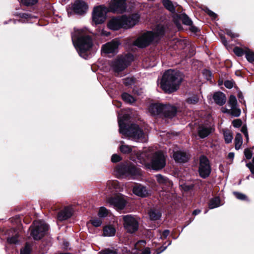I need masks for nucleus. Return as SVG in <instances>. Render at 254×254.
<instances>
[{"label":"nucleus","instance_id":"obj_26","mask_svg":"<svg viewBox=\"0 0 254 254\" xmlns=\"http://www.w3.org/2000/svg\"><path fill=\"white\" fill-rule=\"evenodd\" d=\"M162 104H152L148 108L149 112L153 116H156L162 113Z\"/></svg>","mask_w":254,"mask_h":254},{"label":"nucleus","instance_id":"obj_61","mask_svg":"<svg viewBox=\"0 0 254 254\" xmlns=\"http://www.w3.org/2000/svg\"><path fill=\"white\" fill-rule=\"evenodd\" d=\"M190 30L192 32L196 33L198 31V28L195 26H191L190 27Z\"/></svg>","mask_w":254,"mask_h":254},{"label":"nucleus","instance_id":"obj_40","mask_svg":"<svg viewBox=\"0 0 254 254\" xmlns=\"http://www.w3.org/2000/svg\"><path fill=\"white\" fill-rule=\"evenodd\" d=\"M108 211L106 208H105L104 207H101L100 208V209L99 210V212H98V216L100 217L104 218L108 215Z\"/></svg>","mask_w":254,"mask_h":254},{"label":"nucleus","instance_id":"obj_10","mask_svg":"<svg viewBox=\"0 0 254 254\" xmlns=\"http://www.w3.org/2000/svg\"><path fill=\"white\" fill-rule=\"evenodd\" d=\"M108 11H109L108 9L103 5L94 7L92 12L93 21L96 24L103 23L106 19V14Z\"/></svg>","mask_w":254,"mask_h":254},{"label":"nucleus","instance_id":"obj_12","mask_svg":"<svg viewBox=\"0 0 254 254\" xmlns=\"http://www.w3.org/2000/svg\"><path fill=\"white\" fill-rule=\"evenodd\" d=\"M140 17V15L138 13L121 16L123 28L128 29L132 28L139 22Z\"/></svg>","mask_w":254,"mask_h":254},{"label":"nucleus","instance_id":"obj_23","mask_svg":"<svg viewBox=\"0 0 254 254\" xmlns=\"http://www.w3.org/2000/svg\"><path fill=\"white\" fill-rule=\"evenodd\" d=\"M132 191L134 194L140 197H146L148 194L146 188L139 184L135 185L133 188Z\"/></svg>","mask_w":254,"mask_h":254},{"label":"nucleus","instance_id":"obj_5","mask_svg":"<svg viewBox=\"0 0 254 254\" xmlns=\"http://www.w3.org/2000/svg\"><path fill=\"white\" fill-rule=\"evenodd\" d=\"M165 32V28L158 25L152 31H147L140 35L133 42V45L143 48L148 46L153 41H157Z\"/></svg>","mask_w":254,"mask_h":254},{"label":"nucleus","instance_id":"obj_24","mask_svg":"<svg viewBox=\"0 0 254 254\" xmlns=\"http://www.w3.org/2000/svg\"><path fill=\"white\" fill-rule=\"evenodd\" d=\"M173 158L176 162L185 163L189 160V155L184 152L176 151L174 153Z\"/></svg>","mask_w":254,"mask_h":254},{"label":"nucleus","instance_id":"obj_53","mask_svg":"<svg viewBox=\"0 0 254 254\" xmlns=\"http://www.w3.org/2000/svg\"><path fill=\"white\" fill-rule=\"evenodd\" d=\"M244 154H245V157L248 159H250L252 157V156H253L252 152L251 150L249 149H247L245 150Z\"/></svg>","mask_w":254,"mask_h":254},{"label":"nucleus","instance_id":"obj_15","mask_svg":"<svg viewBox=\"0 0 254 254\" xmlns=\"http://www.w3.org/2000/svg\"><path fill=\"white\" fill-rule=\"evenodd\" d=\"M199 172L200 176L203 178H207L211 172L209 160L204 156H202L200 158Z\"/></svg>","mask_w":254,"mask_h":254},{"label":"nucleus","instance_id":"obj_22","mask_svg":"<svg viewBox=\"0 0 254 254\" xmlns=\"http://www.w3.org/2000/svg\"><path fill=\"white\" fill-rule=\"evenodd\" d=\"M72 215V211L71 208L65 207L63 210L58 213L57 218L59 221H62L69 218Z\"/></svg>","mask_w":254,"mask_h":254},{"label":"nucleus","instance_id":"obj_62","mask_svg":"<svg viewBox=\"0 0 254 254\" xmlns=\"http://www.w3.org/2000/svg\"><path fill=\"white\" fill-rule=\"evenodd\" d=\"M241 131L243 133H245V132H248L247 127L245 126H244L242 127L241 128Z\"/></svg>","mask_w":254,"mask_h":254},{"label":"nucleus","instance_id":"obj_34","mask_svg":"<svg viewBox=\"0 0 254 254\" xmlns=\"http://www.w3.org/2000/svg\"><path fill=\"white\" fill-rule=\"evenodd\" d=\"M21 19L20 20L23 22H29L31 19L36 18L34 16H32L31 14L28 13H20L19 14Z\"/></svg>","mask_w":254,"mask_h":254},{"label":"nucleus","instance_id":"obj_55","mask_svg":"<svg viewBox=\"0 0 254 254\" xmlns=\"http://www.w3.org/2000/svg\"><path fill=\"white\" fill-rule=\"evenodd\" d=\"M225 86L229 89H231L233 87L234 83L231 80H226L224 82Z\"/></svg>","mask_w":254,"mask_h":254},{"label":"nucleus","instance_id":"obj_37","mask_svg":"<svg viewBox=\"0 0 254 254\" xmlns=\"http://www.w3.org/2000/svg\"><path fill=\"white\" fill-rule=\"evenodd\" d=\"M224 137L225 141L226 143L231 142L233 139L232 133L230 130H225L224 131Z\"/></svg>","mask_w":254,"mask_h":254},{"label":"nucleus","instance_id":"obj_54","mask_svg":"<svg viewBox=\"0 0 254 254\" xmlns=\"http://www.w3.org/2000/svg\"><path fill=\"white\" fill-rule=\"evenodd\" d=\"M226 33L231 38H235L239 36L238 34L233 33L232 31L228 29L226 30Z\"/></svg>","mask_w":254,"mask_h":254},{"label":"nucleus","instance_id":"obj_48","mask_svg":"<svg viewBox=\"0 0 254 254\" xmlns=\"http://www.w3.org/2000/svg\"><path fill=\"white\" fill-rule=\"evenodd\" d=\"M99 254H117V253L114 250L106 249L99 253Z\"/></svg>","mask_w":254,"mask_h":254},{"label":"nucleus","instance_id":"obj_57","mask_svg":"<svg viewBox=\"0 0 254 254\" xmlns=\"http://www.w3.org/2000/svg\"><path fill=\"white\" fill-rule=\"evenodd\" d=\"M246 166L250 169L251 173L254 175L253 177L254 178V165L252 163H247Z\"/></svg>","mask_w":254,"mask_h":254},{"label":"nucleus","instance_id":"obj_3","mask_svg":"<svg viewBox=\"0 0 254 254\" xmlns=\"http://www.w3.org/2000/svg\"><path fill=\"white\" fill-rule=\"evenodd\" d=\"M85 29H77L72 34V41L79 55L86 59V52L89 51L93 46L91 37L87 34Z\"/></svg>","mask_w":254,"mask_h":254},{"label":"nucleus","instance_id":"obj_60","mask_svg":"<svg viewBox=\"0 0 254 254\" xmlns=\"http://www.w3.org/2000/svg\"><path fill=\"white\" fill-rule=\"evenodd\" d=\"M101 34L102 35H104V36H108L110 35V32H107V31H104V30H102L101 32Z\"/></svg>","mask_w":254,"mask_h":254},{"label":"nucleus","instance_id":"obj_6","mask_svg":"<svg viewBox=\"0 0 254 254\" xmlns=\"http://www.w3.org/2000/svg\"><path fill=\"white\" fill-rule=\"evenodd\" d=\"M133 60V56L130 54L122 55L112 61L110 66L115 74L120 76V72L126 68Z\"/></svg>","mask_w":254,"mask_h":254},{"label":"nucleus","instance_id":"obj_64","mask_svg":"<svg viewBox=\"0 0 254 254\" xmlns=\"http://www.w3.org/2000/svg\"><path fill=\"white\" fill-rule=\"evenodd\" d=\"M200 212V210L196 209V210H194L193 211L192 213H193V215H196L198 214Z\"/></svg>","mask_w":254,"mask_h":254},{"label":"nucleus","instance_id":"obj_20","mask_svg":"<svg viewBox=\"0 0 254 254\" xmlns=\"http://www.w3.org/2000/svg\"><path fill=\"white\" fill-rule=\"evenodd\" d=\"M213 130V128L209 126L201 125L198 127L197 133L201 138H204L208 136Z\"/></svg>","mask_w":254,"mask_h":254},{"label":"nucleus","instance_id":"obj_7","mask_svg":"<svg viewBox=\"0 0 254 254\" xmlns=\"http://www.w3.org/2000/svg\"><path fill=\"white\" fill-rule=\"evenodd\" d=\"M117 175L121 178L134 179L139 175L138 170L130 164H123L116 168Z\"/></svg>","mask_w":254,"mask_h":254},{"label":"nucleus","instance_id":"obj_28","mask_svg":"<svg viewBox=\"0 0 254 254\" xmlns=\"http://www.w3.org/2000/svg\"><path fill=\"white\" fill-rule=\"evenodd\" d=\"M103 235L104 236L111 237L115 235L116 230L114 227L111 226H107L104 228Z\"/></svg>","mask_w":254,"mask_h":254},{"label":"nucleus","instance_id":"obj_25","mask_svg":"<svg viewBox=\"0 0 254 254\" xmlns=\"http://www.w3.org/2000/svg\"><path fill=\"white\" fill-rule=\"evenodd\" d=\"M213 98L214 102L220 106L224 105L226 101L225 95L221 92H217L215 93L213 95Z\"/></svg>","mask_w":254,"mask_h":254},{"label":"nucleus","instance_id":"obj_50","mask_svg":"<svg viewBox=\"0 0 254 254\" xmlns=\"http://www.w3.org/2000/svg\"><path fill=\"white\" fill-rule=\"evenodd\" d=\"M121 160L120 156L116 154H113L111 158V160L114 163L119 162Z\"/></svg>","mask_w":254,"mask_h":254},{"label":"nucleus","instance_id":"obj_52","mask_svg":"<svg viewBox=\"0 0 254 254\" xmlns=\"http://www.w3.org/2000/svg\"><path fill=\"white\" fill-rule=\"evenodd\" d=\"M203 75L205 77L206 79L208 80L210 79L211 72L208 70L204 69L203 71Z\"/></svg>","mask_w":254,"mask_h":254},{"label":"nucleus","instance_id":"obj_29","mask_svg":"<svg viewBox=\"0 0 254 254\" xmlns=\"http://www.w3.org/2000/svg\"><path fill=\"white\" fill-rule=\"evenodd\" d=\"M220 205H221L220 199L218 197L211 199L209 203V207L210 209H213Z\"/></svg>","mask_w":254,"mask_h":254},{"label":"nucleus","instance_id":"obj_39","mask_svg":"<svg viewBox=\"0 0 254 254\" xmlns=\"http://www.w3.org/2000/svg\"><path fill=\"white\" fill-rule=\"evenodd\" d=\"M198 102V98L197 96L193 95L189 97L187 100V102L189 104L194 105Z\"/></svg>","mask_w":254,"mask_h":254},{"label":"nucleus","instance_id":"obj_38","mask_svg":"<svg viewBox=\"0 0 254 254\" xmlns=\"http://www.w3.org/2000/svg\"><path fill=\"white\" fill-rule=\"evenodd\" d=\"M107 187L109 189L118 190L119 182L117 181H109L107 184Z\"/></svg>","mask_w":254,"mask_h":254},{"label":"nucleus","instance_id":"obj_14","mask_svg":"<svg viewBox=\"0 0 254 254\" xmlns=\"http://www.w3.org/2000/svg\"><path fill=\"white\" fill-rule=\"evenodd\" d=\"M127 8L125 0H112L109 4L108 10L114 13H122Z\"/></svg>","mask_w":254,"mask_h":254},{"label":"nucleus","instance_id":"obj_19","mask_svg":"<svg viewBox=\"0 0 254 254\" xmlns=\"http://www.w3.org/2000/svg\"><path fill=\"white\" fill-rule=\"evenodd\" d=\"M121 16L111 18L108 23V28L113 30H118L122 27Z\"/></svg>","mask_w":254,"mask_h":254},{"label":"nucleus","instance_id":"obj_35","mask_svg":"<svg viewBox=\"0 0 254 254\" xmlns=\"http://www.w3.org/2000/svg\"><path fill=\"white\" fill-rule=\"evenodd\" d=\"M246 58L250 63L254 62V53L249 49H247L245 51Z\"/></svg>","mask_w":254,"mask_h":254},{"label":"nucleus","instance_id":"obj_32","mask_svg":"<svg viewBox=\"0 0 254 254\" xmlns=\"http://www.w3.org/2000/svg\"><path fill=\"white\" fill-rule=\"evenodd\" d=\"M121 143L122 144L120 146V149L122 153L124 154H127L131 152L132 149L131 146L123 144L124 142L122 141H121Z\"/></svg>","mask_w":254,"mask_h":254},{"label":"nucleus","instance_id":"obj_59","mask_svg":"<svg viewBox=\"0 0 254 254\" xmlns=\"http://www.w3.org/2000/svg\"><path fill=\"white\" fill-rule=\"evenodd\" d=\"M169 231L166 230L163 232L162 236L166 238L169 234Z\"/></svg>","mask_w":254,"mask_h":254},{"label":"nucleus","instance_id":"obj_56","mask_svg":"<svg viewBox=\"0 0 254 254\" xmlns=\"http://www.w3.org/2000/svg\"><path fill=\"white\" fill-rule=\"evenodd\" d=\"M206 12L210 16H211L213 19H215L217 17L216 14L214 12L212 11L211 10L209 9H206Z\"/></svg>","mask_w":254,"mask_h":254},{"label":"nucleus","instance_id":"obj_17","mask_svg":"<svg viewBox=\"0 0 254 254\" xmlns=\"http://www.w3.org/2000/svg\"><path fill=\"white\" fill-rule=\"evenodd\" d=\"M119 45L118 41L113 40L102 45L101 51L105 54H114L117 52Z\"/></svg>","mask_w":254,"mask_h":254},{"label":"nucleus","instance_id":"obj_63","mask_svg":"<svg viewBox=\"0 0 254 254\" xmlns=\"http://www.w3.org/2000/svg\"><path fill=\"white\" fill-rule=\"evenodd\" d=\"M228 158L233 160L234 157V153L233 152H230L228 154Z\"/></svg>","mask_w":254,"mask_h":254},{"label":"nucleus","instance_id":"obj_43","mask_svg":"<svg viewBox=\"0 0 254 254\" xmlns=\"http://www.w3.org/2000/svg\"><path fill=\"white\" fill-rule=\"evenodd\" d=\"M234 52L237 56L239 57L242 56L244 54V50L239 47H235L234 49Z\"/></svg>","mask_w":254,"mask_h":254},{"label":"nucleus","instance_id":"obj_41","mask_svg":"<svg viewBox=\"0 0 254 254\" xmlns=\"http://www.w3.org/2000/svg\"><path fill=\"white\" fill-rule=\"evenodd\" d=\"M182 21L184 24L189 26H190L192 23L191 19L186 15L183 16Z\"/></svg>","mask_w":254,"mask_h":254},{"label":"nucleus","instance_id":"obj_21","mask_svg":"<svg viewBox=\"0 0 254 254\" xmlns=\"http://www.w3.org/2000/svg\"><path fill=\"white\" fill-rule=\"evenodd\" d=\"M162 112L161 114H163L164 116L167 118H172L174 117L177 112L176 108L170 105H162Z\"/></svg>","mask_w":254,"mask_h":254},{"label":"nucleus","instance_id":"obj_58","mask_svg":"<svg viewBox=\"0 0 254 254\" xmlns=\"http://www.w3.org/2000/svg\"><path fill=\"white\" fill-rule=\"evenodd\" d=\"M193 187V186L192 185H184L183 188L185 190H188L191 189Z\"/></svg>","mask_w":254,"mask_h":254},{"label":"nucleus","instance_id":"obj_49","mask_svg":"<svg viewBox=\"0 0 254 254\" xmlns=\"http://www.w3.org/2000/svg\"><path fill=\"white\" fill-rule=\"evenodd\" d=\"M7 241L10 244H16L18 241L17 236L9 237L7 239Z\"/></svg>","mask_w":254,"mask_h":254},{"label":"nucleus","instance_id":"obj_42","mask_svg":"<svg viewBox=\"0 0 254 254\" xmlns=\"http://www.w3.org/2000/svg\"><path fill=\"white\" fill-rule=\"evenodd\" d=\"M123 82L124 84L127 86H130L134 82L133 79L131 77H127L124 79Z\"/></svg>","mask_w":254,"mask_h":254},{"label":"nucleus","instance_id":"obj_9","mask_svg":"<svg viewBox=\"0 0 254 254\" xmlns=\"http://www.w3.org/2000/svg\"><path fill=\"white\" fill-rule=\"evenodd\" d=\"M31 228V235L36 240L41 239L48 230V226L41 220L35 221Z\"/></svg>","mask_w":254,"mask_h":254},{"label":"nucleus","instance_id":"obj_51","mask_svg":"<svg viewBox=\"0 0 254 254\" xmlns=\"http://www.w3.org/2000/svg\"><path fill=\"white\" fill-rule=\"evenodd\" d=\"M21 254H30V248L26 245L24 248L21 251Z\"/></svg>","mask_w":254,"mask_h":254},{"label":"nucleus","instance_id":"obj_46","mask_svg":"<svg viewBox=\"0 0 254 254\" xmlns=\"http://www.w3.org/2000/svg\"><path fill=\"white\" fill-rule=\"evenodd\" d=\"M21 2L26 5H30L35 4L37 0H21Z\"/></svg>","mask_w":254,"mask_h":254},{"label":"nucleus","instance_id":"obj_31","mask_svg":"<svg viewBox=\"0 0 254 254\" xmlns=\"http://www.w3.org/2000/svg\"><path fill=\"white\" fill-rule=\"evenodd\" d=\"M150 219L152 220H157L160 218L161 214L158 211L155 210H151L149 212Z\"/></svg>","mask_w":254,"mask_h":254},{"label":"nucleus","instance_id":"obj_36","mask_svg":"<svg viewBox=\"0 0 254 254\" xmlns=\"http://www.w3.org/2000/svg\"><path fill=\"white\" fill-rule=\"evenodd\" d=\"M122 97L123 100L127 103L131 104L135 101L134 98L132 96L126 93H123Z\"/></svg>","mask_w":254,"mask_h":254},{"label":"nucleus","instance_id":"obj_45","mask_svg":"<svg viewBox=\"0 0 254 254\" xmlns=\"http://www.w3.org/2000/svg\"><path fill=\"white\" fill-rule=\"evenodd\" d=\"M91 224L95 227H99L102 224V221L98 218L93 219L90 220Z\"/></svg>","mask_w":254,"mask_h":254},{"label":"nucleus","instance_id":"obj_1","mask_svg":"<svg viewBox=\"0 0 254 254\" xmlns=\"http://www.w3.org/2000/svg\"><path fill=\"white\" fill-rule=\"evenodd\" d=\"M133 153L135 154L136 158L148 168L159 170L163 169L166 165V156L161 151H157L152 154L149 151L140 153L133 150Z\"/></svg>","mask_w":254,"mask_h":254},{"label":"nucleus","instance_id":"obj_18","mask_svg":"<svg viewBox=\"0 0 254 254\" xmlns=\"http://www.w3.org/2000/svg\"><path fill=\"white\" fill-rule=\"evenodd\" d=\"M72 9L75 13L81 14L86 12L88 5L84 1L78 0L74 2Z\"/></svg>","mask_w":254,"mask_h":254},{"label":"nucleus","instance_id":"obj_2","mask_svg":"<svg viewBox=\"0 0 254 254\" xmlns=\"http://www.w3.org/2000/svg\"><path fill=\"white\" fill-rule=\"evenodd\" d=\"M129 115L125 114L122 116V113L118 114V124L120 133L125 137L135 141L144 142L146 140L142 131L137 125H131L128 128L126 127L125 122L128 120Z\"/></svg>","mask_w":254,"mask_h":254},{"label":"nucleus","instance_id":"obj_8","mask_svg":"<svg viewBox=\"0 0 254 254\" xmlns=\"http://www.w3.org/2000/svg\"><path fill=\"white\" fill-rule=\"evenodd\" d=\"M31 228V235L36 240L41 239L48 230V226L41 220L35 221Z\"/></svg>","mask_w":254,"mask_h":254},{"label":"nucleus","instance_id":"obj_4","mask_svg":"<svg viewBox=\"0 0 254 254\" xmlns=\"http://www.w3.org/2000/svg\"><path fill=\"white\" fill-rule=\"evenodd\" d=\"M183 80L182 74L173 69H169L163 74L160 86L165 92L172 93L177 91Z\"/></svg>","mask_w":254,"mask_h":254},{"label":"nucleus","instance_id":"obj_11","mask_svg":"<svg viewBox=\"0 0 254 254\" xmlns=\"http://www.w3.org/2000/svg\"><path fill=\"white\" fill-rule=\"evenodd\" d=\"M228 106L230 109L222 108V111L224 113H227L233 117H238L241 115V111L238 107L237 100L236 97L231 95L228 101Z\"/></svg>","mask_w":254,"mask_h":254},{"label":"nucleus","instance_id":"obj_13","mask_svg":"<svg viewBox=\"0 0 254 254\" xmlns=\"http://www.w3.org/2000/svg\"><path fill=\"white\" fill-rule=\"evenodd\" d=\"M123 220L125 228L127 232L133 233L138 230V223L133 216L130 215L124 216Z\"/></svg>","mask_w":254,"mask_h":254},{"label":"nucleus","instance_id":"obj_30","mask_svg":"<svg viewBox=\"0 0 254 254\" xmlns=\"http://www.w3.org/2000/svg\"><path fill=\"white\" fill-rule=\"evenodd\" d=\"M243 143V138L242 135L238 133L235 138V146L236 150H239Z\"/></svg>","mask_w":254,"mask_h":254},{"label":"nucleus","instance_id":"obj_33","mask_svg":"<svg viewBox=\"0 0 254 254\" xmlns=\"http://www.w3.org/2000/svg\"><path fill=\"white\" fill-rule=\"evenodd\" d=\"M163 3L164 6L170 11L172 12L175 11V8L171 1L169 0H163Z\"/></svg>","mask_w":254,"mask_h":254},{"label":"nucleus","instance_id":"obj_44","mask_svg":"<svg viewBox=\"0 0 254 254\" xmlns=\"http://www.w3.org/2000/svg\"><path fill=\"white\" fill-rule=\"evenodd\" d=\"M234 194L236 197L239 199L245 200L247 199V196L243 193L238 192H234Z\"/></svg>","mask_w":254,"mask_h":254},{"label":"nucleus","instance_id":"obj_16","mask_svg":"<svg viewBox=\"0 0 254 254\" xmlns=\"http://www.w3.org/2000/svg\"><path fill=\"white\" fill-rule=\"evenodd\" d=\"M110 205L118 209H123L126 205V200L122 195H117L108 200Z\"/></svg>","mask_w":254,"mask_h":254},{"label":"nucleus","instance_id":"obj_47","mask_svg":"<svg viewBox=\"0 0 254 254\" xmlns=\"http://www.w3.org/2000/svg\"><path fill=\"white\" fill-rule=\"evenodd\" d=\"M242 124V121L240 119H236L232 122V125L235 127H239Z\"/></svg>","mask_w":254,"mask_h":254},{"label":"nucleus","instance_id":"obj_27","mask_svg":"<svg viewBox=\"0 0 254 254\" xmlns=\"http://www.w3.org/2000/svg\"><path fill=\"white\" fill-rule=\"evenodd\" d=\"M155 178L157 182L160 185H164L169 186L172 185L171 182L166 177L162 176L161 174H158L155 176Z\"/></svg>","mask_w":254,"mask_h":254}]
</instances>
